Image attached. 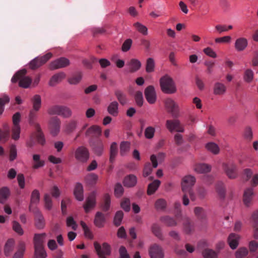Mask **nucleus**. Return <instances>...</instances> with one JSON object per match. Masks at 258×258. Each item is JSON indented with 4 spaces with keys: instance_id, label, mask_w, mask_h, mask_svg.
I'll return each mask as SVG.
<instances>
[{
    "instance_id": "nucleus-1",
    "label": "nucleus",
    "mask_w": 258,
    "mask_h": 258,
    "mask_svg": "<svg viewBox=\"0 0 258 258\" xmlns=\"http://www.w3.org/2000/svg\"><path fill=\"white\" fill-rule=\"evenodd\" d=\"M36 112L34 109H32L30 111L29 122L31 126H33L35 130V135L38 143L41 145H44L45 143L44 135L42 131L40 124L35 121L37 116Z\"/></svg>"
},
{
    "instance_id": "nucleus-2",
    "label": "nucleus",
    "mask_w": 258,
    "mask_h": 258,
    "mask_svg": "<svg viewBox=\"0 0 258 258\" xmlns=\"http://www.w3.org/2000/svg\"><path fill=\"white\" fill-rule=\"evenodd\" d=\"M161 90L166 94H173L177 91L175 83L172 78L166 75L160 79Z\"/></svg>"
},
{
    "instance_id": "nucleus-3",
    "label": "nucleus",
    "mask_w": 258,
    "mask_h": 258,
    "mask_svg": "<svg viewBox=\"0 0 258 258\" xmlns=\"http://www.w3.org/2000/svg\"><path fill=\"white\" fill-rule=\"evenodd\" d=\"M27 71L23 69L18 71L12 77L11 81L13 83H16L19 81V85L20 87L24 88H27L32 83V79L28 76H26Z\"/></svg>"
},
{
    "instance_id": "nucleus-4",
    "label": "nucleus",
    "mask_w": 258,
    "mask_h": 258,
    "mask_svg": "<svg viewBox=\"0 0 258 258\" xmlns=\"http://www.w3.org/2000/svg\"><path fill=\"white\" fill-rule=\"evenodd\" d=\"M49 115H57L63 118H69L72 116L71 109L64 105H55L50 107L47 110Z\"/></svg>"
},
{
    "instance_id": "nucleus-5",
    "label": "nucleus",
    "mask_w": 258,
    "mask_h": 258,
    "mask_svg": "<svg viewBox=\"0 0 258 258\" xmlns=\"http://www.w3.org/2000/svg\"><path fill=\"white\" fill-rule=\"evenodd\" d=\"M164 103L167 111L173 118H177L179 116L180 109L177 102L171 98H167L164 100Z\"/></svg>"
},
{
    "instance_id": "nucleus-6",
    "label": "nucleus",
    "mask_w": 258,
    "mask_h": 258,
    "mask_svg": "<svg viewBox=\"0 0 258 258\" xmlns=\"http://www.w3.org/2000/svg\"><path fill=\"white\" fill-rule=\"evenodd\" d=\"M94 248L99 258H106V256H109L111 252L110 245L106 242H104L102 246L97 242L94 243Z\"/></svg>"
},
{
    "instance_id": "nucleus-7",
    "label": "nucleus",
    "mask_w": 258,
    "mask_h": 258,
    "mask_svg": "<svg viewBox=\"0 0 258 258\" xmlns=\"http://www.w3.org/2000/svg\"><path fill=\"white\" fill-rule=\"evenodd\" d=\"M52 54L48 52L46 54L35 57L29 63V67L32 70H36L45 64L51 57Z\"/></svg>"
},
{
    "instance_id": "nucleus-8",
    "label": "nucleus",
    "mask_w": 258,
    "mask_h": 258,
    "mask_svg": "<svg viewBox=\"0 0 258 258\" xmlns=\"http://www.w3.org/2000/svg\"><path fill=\"white\" fill-rule=\"evenodd\" d=\"M74 156L78 161L84 163L87 162L88 160L90 153L86 147L81 146L76 149Z\"/></svg>"
},
{
    "instance_id": "nucleus-9",
    "label": "nucleus",
    "mask_w": 258,
    "mask_h": 258,
    "mask_svg": "<svg viewBox=\"0 0 258 258\" xmlns=\"http://www.w3.org/2000/svg\"><path fill=\"white\" fill-rule=\"evenodd\" d=\"M48 125L50 134L56 136L60 130L61 120L57 116L51 117L48 121Z\"/></svg>"
},
{
    "instance_id": "nucleus-10",
    "label": "nucleus",
    "mask_w": 258,
    "mask_h": 258,
    "mask_svg": "<svg viewBox=\"0 0 258 258\" xmlns=\"http://www.w3.org/2000/svg\"><path fill=\"white\" fill-rule=\"evenodd\" d=\"M21 114L18 112L15 113L13 116V126L12 128V138L14 140H18L20 138L21 128L19 125L20 121Z\"/></svg>"
},
{
    "instance_id": "nucleus-11",
    "label": "nucleus",
    "mask_w": 258,
    "mask_h": 258,
    "mask_svg": "<svg viewBox=\"0 0 258 258\" xmlns=\"http://www.w3.org/2000/svg\"><path fill=\"white\" fill-rule=\"evenodd\" d=\"M223 169L229 178L233 179L237 177V167L233 163H223Z\"/></svg>"
},
{
    "instance_id": "nucleus-12",
    "label": "nucleus",
    "mask_w": 258,
    "mask_h": 258,
    "mask_svg": "<svg viewBox=\"0 0 258 258\" xmlns=\"http://www.w3.org/2000/svg\"><path fill=\"white\" fill-rule=\"evenodd\" d=\"M166 127L170 132L176 131L177 132L183 133L184 131V127L181 125L180 121L177 119L167 120L166 121Z\"/></svg>"
},
{
    "instance_id": "nucleus-13",
    "label": "nucleus",
    "mask_w": 258,
    "mask_h": 258,
    "mask_svg": "<svg viewBox=\"0 0 258 258\" xmlns=\"http://www.w3.org/2000/svg\"><path fill=\"white\" fill-rule=\"evenodd\" d=\"M196 182V178L194 176L189 175L183 177L181 181V188L183 192L192 189V186Z\"/></svg>"
},
{
    "instance_id": "nucleus-14",
    "label": "nucleus",
    "mask_w": 258,
    "mask_h": 258,
    "mask_svg": "<svg viewBox=\"0 0 258 258\" xmlns=\"http://www.w3.org/2000/svg\"><path fill=\"white\" fill-rule=\"evenodd\" d=\"M149 254L151 258H164V257L162 247L156 243L150 246Z\"/></svg>"
},
{
    "instance_id": "nucleus-15",
    "label": "nucleus",
    "mask_w": 258,
    "mask_h": 258,
    "mask_svg": "<svg viewBox=\"0 0 258 258\" xmlns=\"http://www.w3.org/2000/svg\"><path fill=\"white\" fill-rule=\"evenodd\" d=\"M35 215V225L37 229H42L45 227V222L44 218L39 209L35 207L34 210L31 211Z\"/></svg>"
},
{
    "instance_id": "nucleus-16",
    "label": "nucleus",
    "mask_w": 258,
    "mask_h": 258,
    "mask_svg": "<svg viewBox=\"0 0 258 258\" xmlns=\"http://www.w3.org/2000/svg\"><path fill=\"white\" fill-rule=\"evenodd\" d=\"M150 160L152 162V165L150 163L147 162L145 164L143 175L146 177L149 176L153 171V168H156L158 166L157 157L155 155H152L150 157Z\"/></svg>"
},
{
    "instance_id": "nucleus-17",
    "label": "nucleus",
    "mask_w": 258,
    "mask_h": 258,
    "mask_svg": "<svg viewBox=\"0 0 258 258\" xmlns=\"http://www.w3.org/2000/svg\"><path fill=\"white\" fill-rule=\"evenodd\" d=\"M90 145L96 155L100 156L102 154L104 150V144L101 140H92L90 142Z\"/></svg>"
},
{
    "instance_id": "nucleus-18",
    "label": "nucleus",
    "mask_w": 258,
    "mask_h": 258,
    "mask_svg": "<svg viewBox=\"0 0 258 258\" xmlns=\"http://www.w3.org/2000/svg\"><path fill=\"white\" fill-rule=\"evenodd\" d=\"M70 63V60L68 58L62 57L52 61L49 64V69L53 70L65 68Z\"/></svg>"
},
{
    "instance_id": "nucleus-19",
    "label": "nucleus",
    "mask_w": 258,
    "mask_h": 258,
    "mask_svg": "<svg viewBox=\"0 0 258 258\" xmlns=\"http://www.w3.org/2000/svg\"><path fill=\"white\" fill-rule=\"evenodd\" d=\"M145 96L147 101L151 104L155 103L156 101V93L153 86H148L145 90Z\"/></svg>"
},
{
    "instance_id": "nucleus-20",
    "label": "nucleus",
    "mask_w": 258,
    "mask_h": 258,
    "mask_svg": "<svg viewBox=\"0 0 258 258\" xmlns=\"http://www.w3.org/2000/svg\"><path fill=\"white\" fill-rule=\"evenodd\" d=\"M46 236V233L35 234L34 237V243L35 250H45L43 246L44 239Z\"/></svg>"
},
{
    "instance_id": "nucleus-21",
    "label": "nucleus",
    "mask_w": 258,
    "mask_h": 258,
    "mask_svg": "<svg viewBox=\"0 0 258 258\" xmlns=\"http://www.w3.org/2000/svg\"><path fill=\"white\" fill-rule=\"evenodd\" d=\"M96 192L93 191L89 194L87 198L86 203L83 206L86 213H88L91 209L95 207L96 205Z\"/></svg>"
},
{
    "instance_id": "nucleus-22",
    "label": "nucleus",
    "mask_w": 258,
    "mask_h": 258,
    "mask_svg": "<svg viewBox=\"0 0 258 258\" xmlns=\"http://www.w3.org/2000/svg\"><path fill=\"white\" fill-rule=\"evenodd\" d=\"M253 195V189L252 187H248L244 190L243 200L246 206H249L252 201Z\"/></svg>"
},
{
    "instance_id": "nucleus-23",
    "label": "nucleus",
    "mask_w": 258,
    "mask_h": 258,
    "mask_svg": "<svg viewBox=\"0 0 258 258\" xmlns=\"http://www.w3.org/2000/svg\"><path fill=\"white\" fill-rule=\"evenodd\" d=\"M105 221L104 215L100 212H97L94 220V225L98 228H102L104 226Z\"/></svg>"
},
{
    "instance_id": "nucleus-24",
    "label": "nucleus",
    "mask_w": 258,
    "mask_h": 258,
    "mask_svg": "<svg viewBox=\"0 0 258 258\" xmlns=\"http://www.w3.org/2000/svg\"><path fill=\"white\" fill-rule=\"evenodd\" d=\"M137 183V177L134 174L126 176L123 181L124 186L127 187H134Z\"/></svg>"
},
{
    "instance_id": "nucleus-25",
    "label": "nucleus",
    "mask_w": 258,
    "mask_h": 258,
    "mask_svg": "<svg viewBox=\"0 0 258 258\" xmlns=\"http://www.w3.org/2000/svg\"><path fill=\"white\" fill-rule=\"evenodd\" d=\"M226 92V87L219 82H216L213 86V93L216 95H223Z\"/></svg>"
},
{
    "instance_id": "nucleus-26",
    "label": "nucleus",
    "mask_w": 258,
    "mask_h": 258,
    "mask_svg": "<svg viewBox=\"0 0 258 258\" xmlns=\"http://www.w3.org/2000/svg\"><path fill=\"white\" fill-rule=\"evenodd\" d=\"M248 45L247 40L243 37L237 39L235 42V48L237 51L244 50Z\"/></svg>"
},
{
    "instance_id": "nucleus-27",
    "label": "nucleus",
    "mask_w": 258,
    "mask_h": 258,
    "mask_svg": "<svg viewBox=\"0 0 258 258\" xmlns=\"http://www.w3.org/2000/svg\"><path fill=\"white\" fill-rule=\"evenodd\" d=\"M74 195L78 201H82L84 200V190L81 183H76L74 190Z\"/></svg>"
},
{
    "instance_id": "nucleus-28",
    "label": "nucleus",
    "mask_w": 258,
    "mask_h": 258,
    "mask_svg": "<svg viewBox=\"0 0 258 258\" xmlns=\"http://www.w3.org/2000/svg\"><path fill=\"white\" fill-rule=\"evenodd\" d=\"M40 201V193L37 189H34L31 195L30 204L29 206V210L32 211L34 210L33 205H37L39 203Z\"/></svg>"
},
{
    "instance_id": "nucleus-29",
    "label": "nucleus",
    "mask_w": 258,
    "mask_h": 258,
    "mask_svg": "<svg viewBox=\"0 0 258 258\" xmlns=\"http://www.w3.org/2000/svg\"><path fill=\"white\" fill-rule=\"evenodd\" d=\"M15 246V240L12 239H9L4 246V254L6 256H9L11 255L14 250Z\"/></svg>"
},
{
    "instance_id": "nucleus-30",
    "label": "nucleus",
    "mask_w": 258,
    "mask_h": 258,
    "mask_svg": "<svg viewBox=\"0 0 258 258\" xmlns=\"http://www.w3.org/2000/svg\"><path fill=\"white\" fill-rule=\"evenodd\" d=\"M66 75L63 72H59L54 75L50 79L49 82V85L50 86H54L56 84L60 82L66 77Z\"/></svg>"
},
{
    "instance_id": "nucleus-31",
    "label": "nucleus",
    "mask_w": 258,
    "mask_h": 258,
    "mask_svg": "<svg viewBox=\"0 0 258 258\" xmlns=\"http://www.w3.org/2000/svg\"><path fill=\"white\" fill-rule=\"evenodd\" d=\"M10 196L9 187L4 186L0 188V203L5 204Z\"/></svg>"
},
{
    "instance_id": "nucleus-32",
    "label": "nucleus",
    "mask_w": 258,
    "mask_h": 258,
    "mask_svg": "<svg viewBox=\"0 0 258 258\" xmlns=\"http://www.w3.org/2000/svg\"><path fill=\"white\" fill-rule=\"evenodd\" d=\"M239 239V236L237 234L231 233L229 235L228 238V242L232 249H234L237 247Z\"/></svg>"
},
{
    "instance_id": "nucleus-33",
    "label": "nucleus",
    "mask_w": 258,
    "mask_h": 258,
    "mask_svg": "<svg viewBox=\"0 0 258 258\" xmlns=\"http://www.w3.org/2000/svg\"><path fill=\"white\" fill-rule=\"evenodd\" d=\"M118 106L119 104L116 101L111 102L107 107L108 112L113 116H117L119 112Z\"/></svg>"
},
{
    "instance_id": "nucleus-34",
    "label": "nucleus",
    "mask_w": 258,
    "mask_h": 258,
    "mask_svg": "<svg viewBox=\"0 0 258 258\" xmlns=\"http://www.w3.org/2000/svg\"><path fill=\"white\" fill-rule=\"evenodd\" d=\"M211 170V166L205 163H199L196 165L195 167V170L199 173H207Z\"/></svg>"
},
{
    "instance_id": "nucleus-35",
    "label": "nucleus",
    "mask_w": 258,
    "mask_h": 258,
    "mask_svg": "<svg viewBox=\"0 0 258 258\" xmlns=\"http://www.w3.org/2000/svg\"><path fill=\"white\" fill-rule=\"evenodd\" d=\"M118 153L117 145L116 142H113L110 147L109 149V161L110 163H113L115 159V157Z\"/></svg>"
},
{
    "instance_id": "nucleus-36",
    "label": "nucleus",
    "mask_w": 258,
    "mask_h": 258,
    "mask_svg": "<svg viewBox=\"0 0 258 258\" xmlns=\"http://www.w3.org/2000/svg\"><path fill=\"white\" fill-rule=\"evenodd\" d=\"M25 250V243L22 241L19 242L17 251L14 253L13 258H23Z\"/></svg>"
},
{
    "instance_id": "nucleus-37",
    "label": "nucleus",
    "mask_w": 258,
    "mask_h": 258,
    "mask_svg": "<svg viewBox=\"0 0 258 258\" xmlns=\"http://www.w3.org/2000/svg\"><path fill=\"white\" fill-rule=\"evenodd\" d=\"M194 213L196 217L201 221H205L207 218L205 210L202 207H196L194 209Z\"/></svg>"
},
{
    "instance_id": "nucleus-38",
    "label": "nucleus",
    "mask_w": 258,
    "mask_h": 258,
    "mask_svg": "<svg viewBox=\"0 0 258 258\" xmlns=\"http://www.w3.org/2000/svg\"><path fill=\"white\" fill-rule=\"evenodd\" d=\"M161 184L159 180L156 179L150 183L148 186L147 194L151 195L153 194L158 188Z\"/></svg>"
},
{
    "instance_id": "nucleus-39",
    "label": "nucleus",
    "mask_w": 258,
    "mask_h": 258,
    "mask_svg": "<svg viewBox=\"0 0 258 258\" xmlns=\"http://www.w3.org/2000/svg\"><path fill=\"white\" fill-rule=\"evenodd\" d=\"M160 221L167 226L173 227L177 225L175 220L169 216H164L160 218Z\"/></svg>"
},
{
    "instance_id": "nucleus-40",
    "label": "nucleus",
    "mask_w": 258,
    "mask_h": 258,
    "mask_svg": "<svg viewBox=\"0 0 258 258\" xmlns=\"http://www.w3.org/2000/svg\"><path fill=\"white\" fill-rule=\"evenodd\" d=\"M101 128L97 125H93L89 127L85 132L86 137H90L92 135H100Z\"/></svg>"
},
{
    "instance_id": "nucleus-41",
    "label": "nucleus",
    "mask_w": 258,
    "mask_h": 258,
    "mask_svg": "<svg viewBox=\"0 0 258 258\" xmlns=\"http://www.w3.org/2000/svg\"><path fill=\"white\" fill-rule=\"evenodd\" d=\"M33 104V109L35 111H38L41 105V98L39 95H35L31 99Z\"/></svg>"
},
{
    "instance_id": "nucleus-42",
    "label": "nucleus",
    "mask_w": 258,
    "mask_h": 258,
    "mask_svg": "<svg viewBox=\"0 0 258 258\" xmlns=\"http://www.w3.org/2000/svg\"><path fill=\"white\" fill-rule=\"evenodd\" d=\"M33 160L34 162L32 166L33 169H38L44 166L45 164L44 161L40 160V156L38 154H34L33 155Z\"/></svg>"
},
{
    "instance_id": "nucleus-43",
    "label": "nucleus",
    "mask_w": 258,
    "mask_h": 258,
    "mask_svg": "<svg viewBox=\"0 0 258 258\" xmlns=\"http://www.w3.org/2000/svg\"><path fill=\"white\" fill-rule=\"evenodd\" d=\"M114 94L120 104L124 105L126 103V95L122 91L119 90H116L114 92Z\"/></svg>"
},
{
    "instance_id": "nucleus-44",
    "label": "nucleus",
    "mask_w": 258,
    "mask_h": 258,
    "mask_svg": "<svg viewBox=\"0 0 258 258\" xmlns=\"http://www.w3.org/2000/svg\"><path fill=\"white\" fill-rule=\"evenodd\" d=\"M78 121L76 120H71L65 126V132L67 134L73 133L77 128Z\"/></svg>"
},
{
    "instance_id": "nucleus-45",
    "label": "nucleus",
    "mask_w": 258,
    "mask_h": 258,
    "mask_svg": "<svg viewBox=\"0 0 258 258\" xmlns=\"http://www.w3.org/2000/svg\"><path fill=\"white\" fill-rule=\"evenodd\" d=\"M129 66L130 71L133 73L140 69L141 67V63L139 60L133 58L130 60Z\"/></svg>"
},
{
    "instance_id": "nucleus-46",
    "label": "nucleus",
    "mask_w": 258,
    "mask_h": 258,
    "mask_svg": "<svg viewBox=\"0 0 258 258\" xmlns=\"http://www.w3.org/2000/svg\"><path fill=\"white\" fill-rule=\"evenodd\" d=\"M202 254L204 258H217V254L213 249L204 248L202 251Z\"/></svg>"
},
{
    "instance_id": "nucleus-47",
    "label": "nucleus",
    "mask_w": 258,
    "mask_h": 258,
    "mask_svg": "<svg viewBox=\"0 0 258 258\" xmlns=\"http://www.w3.org/2000/svg\"><path fill=\"white\" fill-rule=\"evenodd\" d=\"M151 230L152 233L159 239H163V236L161 232V228L157 224L154 223L152 225Z\"/></svg>"
},
{
    "instance_id": "nucleus-48",
    "label": "nucleus",
    "mask_w": 258,
    "mask_h": 258,
    "mask_svg": "<svg viewBox=\"0 0 258 258\" xmlns=\"http://www.w3.org/2000/svg\"><path fill=\"white\" fill-rule=\"evenodd\" d=\"M82 77V73L79 72L73 75L71 77H70L68 79V82L70 84L76 85L81 81Z\"/></svg>"
},
{
    "instance_id": "nucleus-49",
    "label": "nucleus",
    "mask_w": 258,
    "mask_h": 258,
    "mask_svg": "<svg viewBox=\"0 0 258 258\" xmlns=\"http://www.w3.org/2000/svg\"><path fill=\"white\" fill-rule=\"evenodd\" d=\"M133 26L139 32L143 35H147L148 34L147 27L141 23L136 22L134 24Z\"/></svg>"
},
{
    "instance_id": "nucleus-50",
    "label": "nucleus",
    "mask_w": 258,
    "mask_h": 258,
    "mask_svg": "<svg viewBox=\"0 0 258 258\" xmlns=\"http://www.w3.org/2000/svg\"><path fill=\"white\" fill-rule=\"evenodd\" d=\"M206 149L214 154H217L219 152V148L217 144L213 142H209L206 145Z\"/></svg>"
},
{
    "instance_id": "nucleus-51",
    "label": "nucleus",
    "mask_w": 258,
    "mask_h": 258,
    "mask_svg": "<svg viewBox=\"0 0 258 258\" xmlns=\"http://www.w3.org/2000/svg\"><path fill=\"white\" fill-rule=\"evenodd\" d=\"M110 198L108 194H106L104 196L103 202L102 204V210L104 212L107 211L110 208Z\"/></svg>"
},
{
    "instance_id": "nucleus-52",
    "label": "nucleus",
    "mask_w": 258,
    "mask_h": 258,
    "mask_svg": "<svg viewBox=\"0 0 258 258\" xmlns=\"http://www.w3.org/2000/svg\"><path fill=\"white\" fill-rule=\"evenodd\" d=\"M98 179V176L94 173H90L85 177V180L87 183L90 185H93L96 183Z\"/></svg>"
},
{
    "instance_id": "nucleus-53",
    "label": "nucleus",
    "mask_w": 258,
    "mask_h": 258,
    "mask_svg": "<svg viewBox=\"0 0 258 258\" xmlns=\"http://www.w3.org/2000/svg\"><path fill=\"white\" fill-rule=\"evenodd\" d=\"M167 206L166 201L163 199L157 200L155 203V207L157 210L163 211Z\"/></svg>"
},
{
    "instance_id": "nucleus-54",
    "label": "nucleus",
    "mask_w": 258,
    "mask_h": 258,
    "mask_svg": "<svg viewBox=\"0 0 258 258\" xmlns=\"http://www.w3.org/2000/svg\"><path fill=\"white\" fill-rule=\"evenodd\" d=\"M216 190L218 194L221 199H224L225 196V187L222 182H218L216 185Z\"/></svg>"
},
{
    "instance_id": "nucleus-55",
    "label": "nucleus",
    "mask_w": 258,
    "mask_h": 258,
    "mask_svg": "<svg viewBox=\"0 0 258 258\" xmlns=\"http://www.w3.org/2000/svg\"><path fill=\"white\" fill-rule=\"evenodd\" d=\"M130 143L128 142H122L120 145V154L121 156H124L129 151Z\"/></svg>"
},
{
    "instance_id": "nucleus-56",
    "label": "nucleus",
    "mask_w": 258,
    "mask_h": 258,
    "mask_svg": "<svg viewBox=\"0 0 258 258\" xmlns=\"http://www.w3.org/2000/svg\"><path fill=\"white\" fill-rule=\"evenodd\" d=\"M123 217V212L121 211H117L116 213L115 216L114 217L113 223L114 225H115L117 227L119 226L121 224Z\"/></svg>"
},
{
    "instance_id": "nucleus-57",
    "label": "nucleus",
    "mask_w": 258,
    "mask_h": 258,
    "mask_svg": "<svg viewBox=\"0 0 258 258\" xmlns=\"http://www.w3.org/2000/svg\"><path fill=\"white\" fill-rule=\"evenodd\" d=\"M155 133V128L151 126H148L145 130L144 135L146 139H152L153 138Z\"/></svg>"
},
{
    "instance_id": "nucleus-58",
    "label": "nucleus",
    "mask_w": 258,
    "mask_h": 258,
    "mask_svg": "<svg viewBox=\"0 0 258 258\" xmlns=\"http://www.w3.org/2000/svg\"><path fill=\"white\" fill-rule=\"evenodd\" d=\"M155 61L152 58H148L146 65V71L147 73H151L154 71Z\"/></svg>"
},
{
    "instance_id": "nucleus-59",
    "label": "nucleus",
    "mask_w": 258,
    "mask_h": 258,
    "mask_svg": "<svg viewBox=\"0 0 258 258\" xmlns=\"http://www.w3.org/2000/svg\"><path fill=\"white\" fill-rule=\"evenodd\" d=\"M254 73L251 69H246L244 74V80L247 83L251 82L253 79Z\"/></svg>"
},
{
    "instance_id": "nucleus-60",
    "label": "nucleus",
    "mask_w": 258,
    "mask_h": 258,
    "mask_svg": "<svg viewBox=\"0 0 258 258\" xmlns=\"http://www.w3.org/2000/svg\"><path fill=\"white\" fill-rule=\"evenodd\" d=\"M10 101V98L8 96L5 95L3 97L0 98V115H1L5 109V105Z\"/></svg>"
},
{
    "instance_id": "nucleus-61",
    "label": "nucleus",
    "mask_w": 258,
    "mask_h": 258,
    "mask_svg": "<svg viewBox=\"0 0 258 258\" xmlns=\"http://www.w3.org/2000/svg\"><path fill=\"white\" fill-rule=\"evenodd\" d=\"M44 201L45 204V208L50 210L52 207V199L48 194H45L44 196Z\"/></svg>"
},
{
    "instance_id": "nucleus-62",
    "label": "nucleus",
    "mask_w": 258,
    "mask_h": 258,
    "mask_svg": "<svg viewBox=\"0 0 258 258\" xmlns=\"http://www.w3.org/2000/svg\"><path fill=\"white\" fill-rule=\"evenodd\" d=\"M135 99L138 106L141 107L143 104V93L141 91H137L135 93Z\"/></svg>"
},
{
    "instance_id": "nucleus-63",
    "label": "nucleus",
    "mask_w": 258,
    "mask_h": 258,
    "mask_svg": "<svg viewBox=\"0 0 258 258\" xmlns=\"http://www.w3.org/2000/svg\"><path fill=\"white\" fill-rule=\"evenodd\" d=\"M13 229L17 233L20 235H22L24 233V231L21 225L17 221H13Z\"/></svg>"
},
{
    "instance_id": "nucleus-64",
    "label": "nucleus",
    "mask_w": 258,
    "mask_h": 258,
    "mask_svg": "<svg viewBox=\"0 0 258 258\" xmlns=\"http://www.w3.org/2000/svg\"><path fill=\"white\" fill-rule=\"evenodd\" d=\"M248 254V250L245 247L239 248L235 253L236 258H243Z\"/></svg>"
}]
</instances>
